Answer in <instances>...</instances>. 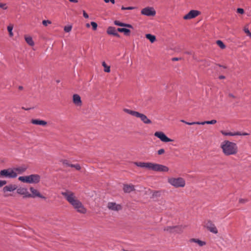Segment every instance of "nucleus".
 Segmentation results:
<instances>
[{"instance_id":"39","label":"nucleus","mask_w":251,"mask_h":251,"mask_svg":"<svg viewBox=\"0 0 251 251\" xmlns=\"http://www.w3.org/2000/svg\"><path fill=\"white\" fill-rule=\"evenodd\" d=\"M244 30L245 32L248 35L251 36V33L250 32L248 28L245 27Z\"/></svg>"},{"instance_id":"44","label":"nucleus","mask_w":251,"mask_h":251,"mask_svg":"<svg viewBox=\"0 0 251 251\" xmlns=\"http://www.w3.org/2000/svg\"><path fill=\"white\" fill-rule=\"evenodd\" d=\"M237 13H240V14H243L244 13V10L242 8H239L237 9Z\"/></svg>"},{"instance_id":"47","label":"nucleus","mask_w":251,"mask_h":251,"mask_svg":"<svg viewBox=\"0 0 251 251\" xmlns=\"http://www.w3.org/2000/svg\"><path fill=\"white\" fill-rule=\"evenodd\" d=\"M228 96L230 98H235V97L233 94H228Z\"/></svg>"},{"instance_id":"24","label":"nucleus","mask_w":251,"mask_h":251,"mask_svg":"<svg viewBox=\"0 0 251 251\" xmlns=\"http://www.w3.org/2000/svg\"><path fill=\"white\" fill-rule=\"evenodd\" d=\"M114 23L115 25L120 26H124V27H129V28L132 27V26L131 25L125 24V23L120 22L119 21H115L114 22Z\"/></svg>"},{"instance_id":"30","label":"nucleus","mask_w":251,"mask_h":251,"mask_svg":"<svg viewBox=\"0 0 251 251\" xmlns=\"http://www.w3.org/2000/svg\"><path fill=\"white\" fill-rule=\"evenodd\" d=\"M102 66L104 67V71L106 73H109L110 72V67L107 65L105 62L102 63Z\"/></svg>"},{"instance_id":"26","label":"nucleus","mask_w":251,"mask_h":251,"mask_svg":"<svg viewBox=\"0 0 251 251\" xmlns=\"http://www.w3.org/2000/svg\"><path fill=\"white\" fill-rule=\"evenodd\" d=\"M117 31L120 32H123L126 35H128L130 32L129 29L126 28H118Z\"/></svg>"},{"instance_id":"45","label":"nucleus","mask_w":251,"mask_h":251,"mask_svg":"<svg viewBox=\"0 0 251 251\" xmlns=\"http://www.w3.org/2000/svg\"><path fill=\"white\" fill-rule=\"evenodd\" d=\"M62 164L64 165H66V166H69V162L68 160H63L62 161Z\"/></svg>"},{"instance_id":"19","label":"nucleus","mask_w":251,"mask_h":251,"mask_svg":"<svg viewBox=\"0 0 251 251\" xmlns=\"http://www.w3.org/2000/svg\"><path fill=\"white\" fill-rule=\"evenodd\" d=\"M17 187L15 184H10L5 186L3 188V191L5 193L7 192H12L17 189Z\"/></svg>"},{"instance_id":"10","label":"nucleus","mask_w":251,"mask_h":251,"mask_svg":"<svg viewBox=\"0 0 251 251\" xmlns=\"http://www.w3.org/2000/svg\"><path fill=\"white\" fill-rule=\"evenodd\" d=\"M204 226L212 233L217 234L218 232V229L216 226L210 220H208L207 221L205 222Z\"/></svg>"},{"instance_id":"23","label":"nucleus","mask_w":251,"mask_h":251,"mask_svg":"<svg viewBox=\"0 0 251 251\" xmlns=\"http://www.w3.org/2000/svg\"><path fill=\"white\" fill-rule=\"evenodd\" d=\"M190 242H194L197 243L200 246H203L206 245V242L202 241L199 239L192 238L190 240Z\"/></svg>"},{"instance_id":"51","label":"nucleus","mask_w":251,"mask_h":251,"mask_svg":"<svg viewBox=\"0 0 251 251\" xmlns=\"http://www.w3.org/2000/svg\"><path fill=\"white\" fill-rule=\"evenodd\" d=\"M178 60H179V59L178 58H173V61H177Z\"/></svg>"},{"instance_id":"1","label":"nucleus","mask_w":251,"mask_h":251,"mask_svg":"<svg viewBox=\"0 0 251 251\" xmlns=\"http://www.w3.org/2000/svg\"><path fill=\"white\" fill-rule=\"evenodd\" d=\"M134 164L138 167L143 168H147L150 170L156 172H167L169 170V169L168 167L157 163L139 162H135Z\"/></svg>"},{"instance_id":"15","label":"nucleus","mask_w":251,"mask_h":251,"mask_svg":"<svg viewBox=\"0 0 251 251\" xmlns=\"http://www.w3.org/2000/svg\"><path fill=\"white\" fill-rule=\"evenodd\" d=\"M73 103L77 106H81L82 102L81 98L78 94H74L73 96Z\"/></svg>"},{"instance_id":"2","label":"nucleus","mask_w":251,"mask_h":251,"mask_svg":"<svg viewBox=\"0 0 251 251\" xmlns=\"http://www.w3.org/2000/svg\"><path fill=\"white\" fill-rule=\"evenodd\" d=\"M221 148L224 154L227 156L235 155L238 151L237 144L227 140H225L221 143Z\"/></svg>"},{"instance_id":"42","label":"nucleus","mask_w":251,"mask_h":251,"mask_svg":"<svg viewBox=\"0 0 251 251\" xmlns=\"http://www.w3.org/2000/svg\"><path fill=\"white\" fill-rule=\"evenodd\" d=\"M6 184V181L0 180V188L2 187Z\"/></svg>"},{"instance_id":"46","label":"nucleus","mask_w":251,"mask_h":251,"mask_svg":"<svg viewBox=\"0 0 251 251\" xmlns=\"http://www.w3.org/2000/svg\"><path fill=\"white\" fill-rule=\"evenodd\" d=\"M83 15L84 17L85 18H89L88 15L87 14V13L85 11H83Z\"/></svg>"},{"instance_id":"53","label":"nucleus","mask_w":251,"mask_h":251,"mask_svg":"<svg viewBox=\"0 0 251 251\" xmlns=\"http://www.w3.org/2000/svg\"><path fill=\"white\" fill-rule=\"evenodd\" d=\"M74 164H69V167H73L74 168Z\"/></svg>"},{"instance_id":"40","label":"nucleus","mask_w":251,"mask_h":251,"mask_svg":"<svg viewBox=\"0 0 251 251\" xmlns=\"http://www.w3.org/2000/svg\"><path fill=\"white\" fill-rule=\"evenodd\" d=\"M198 123H200V122H192V123H189V122H185V124L188 125H200Z\"/></svg>"},{"instance_id":"6","label":"nucleus","mask_w":251,"mask_h":251,"mask_svg":"<svg viewBox=\"0 0 251 251\" xmlns=\"http://www.w3.org/2000/svg\"><path fill=\"white\" fill-rule=\"evenodd\" d=\"M61 194L65 197L67 201L71 204H80L77 201L76 197L75 196V194L69 190H66L62 192Z\"/></svg>"},{"instance_id":"54","label":"nucleus","mask_w":251,"mask_h":251,"mask_svg":"<svg viewBox=\"0 0 251 251\" xmlns=\"http://www.w3.org/2000/svg\"><path fill=\"white\" fill-rule=\"evenodd\" d=\"M105 3H108L110 2V0H103Z\"/></svg>"},{"instance_id":"4","label":"nucleus","mask_w":251,"mask_h":251,"mask_svg":"<svg viewBox=\"0 0 251 251\" xmlns=\"http://www.w3.org/2000/svg\"><path fill=\"white\" fill-rule=\"evenodd\" d=\"M167 181L170 185L175 188H183L186 185L185 179L181 177H169Z\"/></svg>"},{"instance_id":"8","label":"nucleus","mask_w":251,"mask_h":251,"mask_svg":"<svg viewBox=\"0 0 251 251\" xmlns=\"http://www.w3.org/2000/svg\"><path fill=\"white\" fill-rule=\"evenodd\" d=\"M141 13L143 15L148 17H153L156 15V11L152 7H146L143 8L141 11Z\"/></svg>"},{"instance_id":"31","label":"nucleus","mask_w":251,"mask_h":251,"mask_svg":"<svg viewBox=\"0 0 251 251\" xmlns=\"http://www.w3.org/2000/svg\"><path fill=\"white\" fill-rule=\"evenodd\" d=\"M216 43L219 46V47L222 49H224L226 48V46L225 45L224 43L221 40H217Z\"/></svg>"},{"instance_id":"7","label":"nucleus","mask_w":251,"mask_h":251,"mask_svg":"<svg viewBox=\"0 0 251 251\" xmlns=\"http://www.w3.org/2000/svg\"><path fill=\"white\" fill-rule=\"evenodd\" d=\"M17 176V173L13 169L10 168L4 169L0 171V177L1 178H13Z\"/></svg>"},{"instance_id":"12","label":"nucleus","mask_w":251,"mask_h":251,"mask_svg":"<svg viewBox=\"0 0 251 251\" xmlns=\"http://www.w3.org/2000/svg\"><path fill=\"white\" fill-rule=\"evenodd\" d=\"M164 230L170 233H181L182 231V228L179 226H167L164 227Z\"/></svg>"},{"instance_id":"25","label":"nucleus","mask_w":251,"mask_h":251,"mask_svg":"<svg viewBox=\"0 0 251 251\" xmlns=\"http://www.w3.org/2000/svg\"><path fill=\"white\" fill-rule=\"evenodd\" d=\"M18 174H21L25 171L26 168L25 167H19L13 169Z\"/></svg>"},{"instance_id":"18","label":"nucleus","mask_w":251,"mask_h":251,"mask_svg":"<svg viewBox=\"0 0 251 251\" xmlns=\"http://www.w3.org/2000/svg\"><path fill=\"white\" fill-rule=\"evenodd\" d=\"M74 208L80 213L84 214L86 212L87 209L84 207V205H73Z\"/></svg>"},{"instance_id":"33","label":"nucleus","mask_w":251,"mask_h":251,"mask_svg":"<svg viewBox=\"0 0 251 251\" xmlns=\"http://www.w3.org/2000/svg\"><path fill=\"white\" fill-rule=\"evenodd\" d=\"M72 29V25H67L65 26L64 27V30L66 32H69L71 31Z\"/></svg>"},{"instance_id":"11","label":"nucleus","mask_w":251,"mask_h":251,"mask_svg":"<svg viewBox=\"0 0 251 251\" xmlns=\"http://www.w3.org/2000/svg\"><path fill=\"white\" fill-rule=\"evenodd\" d=\"M201 14V12L200 11L196 10H190L188 14L185 15L183 17V19L184 20H190L191 19H193L198 16Z\"/></svg>"},{"instance_id":"29","label":"nucleus","mask_w":251,"mask_h":251,"mask_svg":"<svg viewBox=\"0 0 251 251\" xmlns=\"http://www.w3.org/2000/svg\"><path fill=\"white\" fill-rule=\"evenodd\" d=\"M216 123H217V121L216 120H212L211 121H204V122H200V123H199V124L200 125H204L205 124L213 125V124H216Z\"/></svg>"},{"instance_id":"28","label":"nucleus","mask_w":251,"mask_h":251,"mask_svg":"<svg viewBox=\"0 0 251 251\" xmlns=\"http://www.w3.org/2000/svg\"><path fill=\"white\" fill-rule=\"evenodd\" d=\"M146 37L149 40L151 43H153L156 40V37L154 35H151V34H147L146 35Z\"/></svg>"},{"instance_id":"58","label":"nucleus","mask_w":251,"mask_h":251,"mask_svg":"<svg viewBox=\"0 0 251 251\" xmlns=\"http://www.w3.org/2000/svg\"><path fill=\"white\" fill-rule=\"evenodd\" d=\"M19 89H23V87L22 86H19Z\"/></svg>"},{"instance_id":"27","label":"nucleus","mask_w":251,"mask_h":251,"mask_svg":"<svg viewBox=\"0 0 251 251\" xmlns=\"http://www.w3.org/2000/svg\"><path fill=\"white\" fill-rule=\"evenodd\" d=\"M25 40L29 46H33L34 45L32 38L30 36H25Z\"/></svg>"},{"instance_id":"32","label":"nucleus","mask_w":251,"mask_h":251,"mask_svg":"<svg viewBox=\"0 0 251 251\" xmlns=\"http://www.w3.org/2000/svg\"><path fill=\"white\" fill-rule=\"evenodd\" d=\"M13 26L11 25H9L7 27V30L9 34V36L10 37H12L13 36V33L12 32Z\"/></svg>"},{"instance_id":"9","label":"nucleus","mask_w":251,"mask_h":251,"mask_svg":"<svg viewBox=\"0 0 251 251\" xmlns=\"http://www.w3.org/2000/svg\"><path fill=\"white\" fill-rule=\"evenodd\" d=\"M154 136L158 138L162 142H172L173 140L168 138L165 134L162 131H156L154 133Z\"/></svg>"},{"instance_id":"35","label":"nucleus","mask_w":251,"mask_h":251,"mask_svg":"<svg viewBox=\"0 0 251 251\" xmlns=\"http://www.w3.org/2000/svg\"><path fill=\"white\" fill-rule=\"evenodd\" d=\"M91 25L92 26L93 29L95 30L97 28L98 25L96 23L94 22H91Z\"/></svg>"},{"instance_id":"5","label":"nucleus","mask_w":251,"mask_h":251,"mask_svg":"<svg viewBox=\"0 0 251 251\" xmlns=\"http://www.w3.org/2000/svg\"><path fill=\"white\" fill-rule=\"evenodd\" d=\"M40 176L37 174L20 176L18 178L20 181L28 183H37L40 181Z\"/></svg>"},{"instance_id":"41","label":"nucleus","mask_w":251,"mask_h":251,"mask_svg":"<svg viewBox=\"0 0 251 251\" xmlns=\"http://www.w3.org/2000/svg\"><path fill=\"white\" fill-rule=\"evenodd\" d=\"M165 153V150L163 149H161L157 151L158 155H161Z\"/></svg>"},{"instance_id":"38","label":"nucleus","mask_w":251,"mask_h":251,"mask_svg":"<svg viewBox=\"0 0 251 251\" xmlns=\"http://www.w3.org/2000/svg\"><path fill=\"white\" fill-rule=\"evenodd\" d=\"M0 8H2L3 9L6 10L7 9L8 7L5 3H0Z\"/></svg>"},{"instance_id":"57","label":"nucleus","mask_w":251,"mask_h":251,"mask_svg":"<svg viewBox=\"0 0 251 251\" xmlns=\"http://www.w3.org/2000/svg\"><path fill=\"white\" fill-rule=\"evenodd\" d=\"M181 122H182V123H185V122H186V121H185L184 120H181L180 121Z\"/></svg>"},{"instance_id":"55","label":"nucleus","mask_w":251,"mask_h":251,"mask_svg":"<svg viewBox=\"0 0 251 251\" xmlns=\"http://www.w3.org/2000/svg\"><path fill=\"white\" fill-rule=\"evenodd\" d=\"M86 27H90V25H89V24H87L86 25Z\"/></svg>"},{"instance_id":"16","label":"nucleus","mask_w":251,"mask_h":251,"mask_svg":"<svg viewBox=\"0 0 251 251\" xmlns=\"http://www.w3.org/2000/svg\"><path fill=\"white\" fill-rule=\"evenodd\" d=\"M117 29L115 27L113 26H109L107 29L106 32L109 35H112L117 37H120V35L117 32Z\"/></svg>"},{"instance_id":"17","label":"nucleus","mask_w":251,"mask_h":251,"mask_svg":"<svg viewBox=\"0 0 251 251\" xmlns=\"http://www.w3.org/2000/svg\"><path fill=\"white\" fill-rule=\"evenodd\" d=\"M17 192L18 194L23 195L24 197H30L31 194L28 193L26 188H19L17 189Z\"/></svg>"},{"instance_id":"52","label":"nucleus","mask_w":251,"mask_h":251,"mask_svg":"<svg viewBox=\"0 0 251 251\" xmlns=\"http://www.w3.org/2000/svg\"><path fill=\"white\" fill-rule=\"evenodd\" d=\"M110 2H111L112 4H114L115 2V0H110Z\"/></svg>"},{"instance_id":"43","label":"nucleus","mask_w":251,"mask_h":251,"mask_svg":"<svg viewBox=\"0 0 251 251\" xmlns=\"http://www.w3.org/2000/svg\"><path fill=\"white\" fill-rule=\"evenodd\" d=\"M74 168H75L77 170H80L81 169V167L78 164H74Z\"/></svg>"},{"instance_id":"34","label":"nucleus","mask_w":251,"mask_h":251,"mask_svg":"<svg viewBox=\"0 0 251 251\" xmlns=\"http://www.w3.org/2000/svg\"><path fill=\"white\" fill-rule=\"evenodd\" d=\"M51 22L50 20H43L42 21V24L45 26H47L49 25H50Z\"/></svg>"},{"instance_id":"22","label":"nucleus","mask_w":251,"mask_h":251,"mask_svg":"<svg viewBox=\"0 0 251 251\" xmlns=\"http://www.w3.org/2000/svg\"><path fill=\"white\" fill-rule=\"evenodd\" d=\"M108 208L112 211H118L122 209L121 205H108Z\"/></svg>"},{"instance_id":"13","label":"nucleus","mask_w":251,"mask_h":251,"mask_svg":"<svg viewBox=\"0 0 251 251\" xmlns=\"http://www.w3.org/2000/svg\"><path fill=\"white\" fill-rule=\"evenodd\" d=\"M30 190L31 192V197H39L42 199H46V197L43 196L39 191L34 189L33 187L30 188Z\"/></svg>"},{"instance_id":"56","label":"nucleus","mask_w":251,"mask_h":251,"mask_svg":"<svg viewBox=\"0 0 251 251\" xmlns=\"http://www.w3.org/2000/svg\"><path fill=\"white\" fill-rule=\"evenodd\" d=\"M159 193L158 192H156L155 193H154L153 195L154 196L155 195V196H157V194Z\"/></svg>"},{"instance_id":"50","label":"nucleus","mask_w":251,"mask_h":251,"mask_svg":"<svg viewBox=\"0 0 251 251\" xmlns=\"http://www.w3.org/2000/svg\"><path fill=\"white\" fill-rule=\"evenodd\" d=\"M219 78L220 79H224L225 78V76L224 75H220V76H219Z\"/></svg>"},{"instance_id":"36","label":"nucleus","mask_w":251,"mask_h":251,"mask_svg":"<svg viewBox=\"0 0 251 251\" xmlns=\"http://www.w3.org/2000/svg\"><path fill=\"white\" fill-rule=\"evenodd\" d=\"M239 202L240 203H246V202H248L249 201H248V199H247L242 198V199H239Z\"/></svg>"},{"instance_id":"21","label":"nucleus","mask_w":251,"mask_h":251,"mask_svg":"<svg viewBox=\"0 0 251 251\" xmlns=\"http://www.w3.org/2000/svg\"><path fill=\"white\" fill-rule=\"evenodd\" d=\"M221 133L225 136H235V135H240V132H226L224 130H222L221 131Z\"/></svg>"},{"instance_id":"48","label":"nucleus","mask_w":251,"mask_h":251,"mask_svg":"<svg viewBox=\"0 0 251 251\" xmlns=\"http://www.w3.org/2000/svg\"><path fill=\"white\" fill-rule=\"evenodd\" d=\"M69 1L71 2H74V3H77L78 2L77 0H69Z\"/></svg>"},{"instance_id":"59","label":"nucleus","mask_w":251,"mask_h":251,"mask_svg":"<svg viewBox=\"0 0 251 251\" xmlns=\"http://www.w3.org/2000/svg\"><path fill=\"white\" fill-rule=\"evenodd\" d=\"M109 204H116V203H113V202H111V203H109Z\"/></svg>"},{"instance_id":"37","label":"nucleus","mask_w":251,"mask_h":251,"mask_svg":"<svg viewBox=\"0 0 251 251\" xmlns=\"http://www.w3.org/2000/svg\"><path fill=\"white\" fill-rule=\"evenodd\" d=\"M121 9H122V10H133V9H135V7H132V6H129V7H127L122 6Z\"/></svg>"},{"instance_id":"49","label":"nucleus","mask_w":251,"mask_h":251,"mask_svg":"<svg viewBox=\"0 0 251 251\" xmlns=\"http://www.w3.org/2000/svg\"><path fill=\"white\" fill-rule=\"evenodd\" d=\"M249 135V133H246V132H244V133H241V135Z\"/></svg>"},{"instance_id":"14","label":"nucleus","mask_w":251,"mask_h":251,"mask_svg":"<svg viewBox=\"0 0 251 251\" xmlns=\"http://www.w3.org/2000/svg\"><path fill=\"white\" fill-rule=\"evenodd\" d=\"M123 189L125 193H129L134 191L135 188L132 184H125L123 185Z\"/></svg>"},{"instance_id":"20","label":"nucleus","mask_w":251,"mask_h":251,"mask_svg":"<svg viewBox=\"0 0 251 251\" xmlns=\"http://www.w3.org/2000/svg\"><path fill=\"white\" fill-rule=\"evenodd\" d=\"M31 123L33 125H40L42 126H46L47 124V122L40 119H32Z\"/></svg>"},{"instance_id":"3","label":"nucleus","mask_w":251,"mask_h":251,"mask_svg":"<svg viewBox=\"0 0 251 251\" xmlns=\"http://www.w3.org/2000/svg\"><path fill=\"white\" fill-rule=\"evenodd\" d=\"M124 111L136 118H140L141 121L145 124H151V121L147 117L146 115L139 112L131 110L128 109L124 108Z\"/></svg>"}]
</instances>
